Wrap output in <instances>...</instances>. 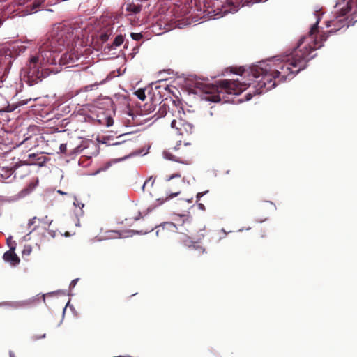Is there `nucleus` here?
<instances>
[{"label": "nucleus", "instance_id": "obj_1", "mask_svg": "<svg viewBox=\"0 0 357 357\" xmlns=\"http://www.w3.org/2000/svg\"><path fill=\"white\" fill-rule=\"evenodd\" d=\"M321 13L316 12V22L311 26L307 36L301 37L294 52L284 56H275L259 63L248 69L239 68L234 73L241 79H223L203 88V99L213 102L229 101L227 95H238L248 87L254 89L255 94H261L275 88L278 83L291 79L306 67V63L314 56L312 50L322 46L317 41L316 33Z\"/></svg>", "mask_w": 357, "mask_h": 357}, {"label": "nucleus", "instance_id": "obj_2", "mask_svg": "<svg viewBox=\"0 0 357 357\" xmlns=\"http://www.w3.org/2000/svg\"><path fill=\"white\" fill-rule=\"evenodd\" d=\"M80 36H85L81 27H73L69 23L54 25L47 41L40 46L38 52L30 56L26 73L31 84L38 83L50 73L56 74L60 70L58 68H48L50 65L74 66L80 54L70 51L58 59V53L73 45L75 38H79Z\"/></svg>", "mask_w": 357, "mask_h": 357}, {"label": "nucleus", "instance_id": "obj_3", "mask_svg": "<svg viewBox=\"0 0 357 357\" xmlns=\"http://www.w3.org/2000/svg\"><path fill=\"white\" fill-rule=\"evenodd\" d=\"M337 10L341 11V15L336 16L334 19L327 20L326 22V26L334 28L330 31V33L335 32L344 27L347 24V20L344 17L348 12H352L354 14H357V0H349L346 5L341 3H337L336 5Z\"/></svg>", "mask_w": 357, "mask_h": 357}, {"label": "nucleus", "instance_id": "obj_4", "mask_svg": "<svg viewBox=\"0 0 357 357\" xmlns=\"http://www.w3.org/2000/svg\"><path fill=\"white\" fill-rule=\"evenodd\" d=\"M112 106V100L108 98L98 99L90 106L92 113H97L96 120L100 124L107 127L111 126L114 121L112 118L107 114V111Z\"/></svg>", "mask_w": 357, "mask_h": 357}, {"label": "nucleus", "instance_id": "obj_5", "mask_svg": "<svg viewBox=\"0 0 357 357\" xmlns=\"http://www.w3.org/2000/svg\"><path fill=\"white\" fill-rule=\"evenodd\" d=\"M242 1L243 0H228L227 4L222 5L221 8H218L213 11H208L209 14L213 13V15L210 17L217 19L222 17L229 13H234L238 10Z\"/></svg>", "mask_w": 357, "mask_h": 357}, {"label": "nucleus", "instance_id": "obj_6", "mask_svg": "<svg viewBox=\"0 0 357 357\" xmlns=\"http://www.w3.org/2000/svg\"><path fill=\"white\" fill-rule=\"evenodd\" d=\"M171 128L176 130L179 135L184 134H190L192 132L193 126L192 124L185 122L183 119H174L171 122Z\"/></svg>", "mask_w": 357, "mask_h": 357}, {"label": "nucleus", "instance_id": "obj_7", "mask_svg": "<svg viewBox=\"0 0 357 357\" xmlns=\"http://www.w3.org/2000/svg\"><path fill=\"white\" fill-rule=\"evenodd\" d=\"M10 250L6 251L3 256V260L9 262L12 266H16L20 263V258L15 253V245H10L8 244Z\"/></svg>", "mask_w": 357, "mask_h": 357}, {"label": "nucleus", "instance_id": "obj_8", "mask_svg": "<svg viewBox=\"0 0 357 357\" xmlns=\"http://www.w3.org/2000/svg\"><path fill=\"white\" fill-rule=\"evenodd\" d=\"M114 27L109 24L101 29L99 33V38L104 43L106 42L109 37L113 34Z\"/></svg>", "mask_w": 357, "mask_h": 357}, {"label": "nucleus", "instance_id": "obj_9", "mask_svg": "<svg viewBox=\"0 0 357 357\" xmlns=\"http://www.w3.org/2000/svg\"><path fill=\"white\" fill-rule=\"evenodd\" d=\"M129 234H122L119 232L112 231L109 232V235L108 236L109 238H125L128 236H132L133 234H139V231H127Z\"/></svg>", "mask_w": 357, "mask_h": 357}, {"label": "nucleus", "instance_id": "obj_10", "mask_svg": "<svg viewBox=\"0 0 357 357\" xmlns=\"http://www.w3.org/2000/svg\"><path fill=\"white\" fill-rule=\"evenodd\" d=\"M126 9L128 12H129L132 14H137L141 11L142 6L139 4L128 3L126 4Z\"/></svg>", "mask_w": 357, "mask_h": 357}, {"label": "nucleus", "instance_id": "obj_11", "mask_svg": "<svg viewBox=\"0 0 357 357\" xmlns=\"http://www.w3.org/2000/svg\"><path fill=\"white\" fill-rule=\"evenodd\" d=\"M123 43V37L122 35H118L116 36L114 40L112 45L109 47V49H115L117 47L120 46Z\"/></svg>", "mask_w": 357, "mask_h": 357}, {"label": "nucleus", "instance_id": "obj_12", "mask_svg": "<svg viewBox=\"0 0 357 357\" xmlns=\"http://www.w3.org/2000/svg\"><path fill=\"white\" fill-rule=\"evenodd\" d=\"M7 305L12 308H19L24 307L27 305L26 301H13V302H9L6 303Z\"/></svg>", "mask_w": 357, "mask_h": 357}, {"label": "nucleus", "instance_id": "obj_13", "mask_svg": "<svg viewBox=\"0 0 357 357\" xmlns=\"http://www.w3.org/2000/svg\"><path fill=\"white\" fill-rule=\"evenodd\" d=\"M13 171L11 169H1L0 175L3 179H8L12 176Z\"/></svg>", "mask_w": 357, "mask_h": 357}, {"label": "nucleus", "instance_id": "obj_14", "mask_svg": "<svg viewBox=\"0 0 357 357\" xmlns=\"http://www.w3.org/2000/svg\"><path fill=\"white\" fill-rule=\"evenodd\" d=\"M179 194H180V192H177L175 193L170 194L168 197H167L165 198H159L157 199V202H158V204L157 205L160 206V205L162 204L163 203H165L166 201L178 196Z\"/></svg>", "mask_w": 357, "mask_h": 357}, {"label": "nucleus", "instance_id": "obj_15", "mask_svg": "<svg viewBox=\"0 0 357 357\" xmlns=\"http://www.w3.org/2000/svg\"><path fill=\"white\" fill-rule=\"evenodd\" d=\"M73 205L75 206V207H78L79 208V212L77 213V215H83L84 214V211H83V208L84 206V204L82 202H79L77 197H74V202H73Z\"/></svg>", "mask_w": 357, "mask_h": 357}, {"label": "nucleus", "instance_id": "obj_16", "mask_svg": "<svg viewBox=\"0 0 357 357\" xmlns=\"http://www.w3.org/2000/svg\"><path fill=\"white\" fill-rule=\"evenodd\" d=\"M190 24H191V22L190 21V20L186 18V19H182V20H179L176 26L179 29H182V28L185 27L187 25H190Z\"/></svg>", "mask_w": 357, "mask_h": 357}, {"label": "nucleus", "instance_id": "obj_17", "mask_svg": "<svg viewBox=\"0 0 357 357\" xmlns=\"http://www.w3.org/2000/svg\"><path fill=\"white\" fill-rule=\"evenodd\" d=\"M41 2L40 1H36L32 4V8L29 12V13L37 12V9L40 7Z\"/></svg>", "mask_w": 357, "mask_h": 357}, {"label": "nucleus", "instance_id": "obj_18", "mask_svg": "<svg viewBox=\"0 0 357 357\" xmlns=\"http://www.w3.org/2000/svg\"><path fill=\"white\" fill-rule=\"evenodd\" d=\"M136 96L137 98L141 100H144L146 99V94L143 89H138L135 92Z\"/></svg>", "mask_w": 357, "mask_h": 357}, {"label": "nucleus", "instance_id": "obj_19", "mask_svg": "<svg viewBox=\"0 0 357 357\" xmlns=\"http://www.w3.org/2000/svg\"><path fill=\"white\" fill-rule=\"evenodd\" d=\"M159 112H160V114H159L158 117H162V116H165V115H167V108H166L165 104H163L162 105L160 106Z\"/></svg>", "mask_w": 357, "mask_h": 357}, {"label": "nucleus", "instance_id": "obj_20", "mask_svg": "<svg viewBox=\"0 0 357 357\" xmlns=\"http://www.w3.org/2000/svg\"><path fill=\"white\" fill-rule=\"evenodd\" d=\"M130 36L135 40H139L143 37L142 34L139 33H132Z\"/></svg>", "mask_w": 357, "mask_h": 357}, {"label": "nucleus", "instance_id": "obj_21", "mask_svg": "<svg viewBox=\"0 0 357 357\" xmlns=\"http://www.w3.org/2000/svg\"><path fill=\"white\" fill-rule=\"evenodd\" d=\"M163 155H164V157L165 158L167 159V160H175V161H177L176 159H175V157L174 155H172L171 153L167 152V151H165L163 153Z\"/></svg>", "mask_w": 357, "mask_h": 357}, {"label": "nucleus", "instance_id": "obj_22", "mask_svg": "<svg viewBox=\"0 0 357 357\" xmlns=\"http://www.w3.org/2000/svg\"><path fill=\"white\" fill-rule=\"evenodd\" d=\"M59 151L62 153H65L67 151V144H61L59 146Z\"/></svg>", "mask_w": 357, "mask_h": 357}, {"label": "nucleus", "instance_id": "obj_23", "mask_svg": "<svg viewBox=\"0 0 357 357\" xmlns=\"http://www.w3.org/2000/svg\"><path fill=\"white\" fill-rule=\"evenodd\" d=\"M208 192V190H206V191H204V192H198L197 194V196H196L197 199L199 200L201 199V197H202L204 195H205Z\"/></svg>", "mask_w": 357, "mask_h": 357}, {"label": "nucleus", "instance_id": "obj_24", "mask_svg": "<svg viewBox=\"0 0 357 357\" xmlns=\"http://www.w3.org/2000/svg\"><path fill=\"white\" fill-rule=\"evenodd\" d=\"M151 182V185L152 186L155 182V179H152V177H150L143 185L142 188L144 189L145 185Z\"/></svg>", "mask_w": 357, "mask_h": 357}, {"label": "nucleus", "instance_id": "obj_25", "mask_svg": "<svg viewBox=\"0 0 357 357\" xmlns=\"http://www.w3.org/2000/svg\"><path fill=\"white\" fill-rule=\"evenodd\" d=\"M31 252V248L30 246L26 247L23 250L24 255H29Z\"/></svg>", "mask_w": 357, "mask_h": 357}, {"label": "nucleus", "instance_id": "obj_26", "mask_svg": "<svg viewBox=\"0 0 357 357\" xmlns=\"http://www.w3.org/2000/svg\"><path fill=\"white\" fill-rule=\"evenodd\" d=\"M32 99L30 98V99H26V100H22L20 102V105H27L30 101H31Z\"/></svg>", "mask_w": 357, "mask_h": 357}, {"label": "nucleus", "instance_id": "obj_27", "mask_svg": "<svg viewBox=\"0 0 357 357\" xmlns=\"http://www.w3.org/2000/svg\"><path fill=\"white\" fill-rule=\"evenodd\" d=\"M78 280H79L78 278L73 280L70 284V288L74 287L77 284Z\"/></svg>", "mask_w": 357, "mask_h": 357}, {"label": "nucleus", "instance_id": "obj_28", "mask_svg": "<svg viewBox=\"0 0 357 357\" xmlns=\"http://www.w3.org/2000/svg\"><path fill=\"white\" fill-rule=\"evenodd\" d=\"M178 177H181V175L179 174H172V176H170L167 179V181H170L174 178H178Z\"/></svg>", "mask_w": 357, "mask_h": 357}, {"label": "nucleus", "instance_id": "obj_29", "mask_svg": "<svg viewBox=\"0 0 357 357\" xmlns=\"http://www.w3.org/2000/svg\"><path fill=\"white\" fill-rule=\"evenodd\" d=\"M165 226L167 227L168 229H172V228H175L176 229V225H174V223H165Z\"/></svg>", "mask_w": 357, "mask_h": 357}, {"label": "nucleus", "instance_id": "obj_30", "mask_svg": "<svg viewBox=\"0 0 357 357\" xmlns=\"http://www.w3.org/2000/svg\"><path fill=\"white\" fill-rule=\"evenodd\" d=\"M43 221L45 224H47L48 225H50L52 222V220H48L47 217L46 216L45 218L43 219Z\"/></svg>", "mask_w": 357, "mask_h": 357}, {"label": "nucleus", "instance_id": "obj_31", "mask_svg": "<svg viewBox=\"0 0 357 357\" xmlns=\"http://www.w3.org/2000/svg\"><path fill=\"white\" fill-rule=\"evenodd\" d=\"M93 86H94V85H92V84H91V85L86 86L84 87V91H89L92 90V89H93Z\"/></svg>", "mask_w": 357, "mask_h": 357}, {"label": "nucleus", "instance_id": "obj_32", "mask_svg": "<svg viewBox=\"0 0 357 357\" xmlns=\"http://www.w3.org/2000/svg\"><path fill=\"white\" fill-rule=\"evenodd\" d=\"M246 100H250L252 98V93H248L245 95Z\"/></svg>", "mask_w": 357, "mask_h": 357}, {"label": "nucleus", "instance_id": "obj_33", "mask_svg": "<svg viewBox=\"0 0 357 357\" xmlns=\"http://www.w3.org/2000/svg\"><path fill=\"white\" fill-rule=\"evenodd\" d=\"M198 208L199 209H201V210H204L205 209L204 205L203 204H201V203L198 204Z\"/></svg>", "mask_w": 357, "mask_h": 357}, {"label": "nucleus", "instance_id": "obj_34", "mask_svg": "<svg viewBox=\"0 0 357 357\" xmlns=\"http://www.w3.org/2000/svg\"><path fill=\"white\" fill-rule=\"evenodd\" d=\"M36 217H34L33 218H32L31 220H29V224H28V225H29V226H31V225H33V224L34 223V222H35V220H36Z\"/></svg>", "mask_w": 357, "mask_h": 357}, {"label": "nucleus", "instance_id": "obj_35", "mask_svg": "<svg viewBox=\"0 0 357 357\" xmlns=\"http://www.w3.org/2000/svg\"><path fill=\"white\" fill-rule=\"evenodd\" d=\"M11 238H12V237H11V236H10V237H8V238H7V243H8V244H10V245H13L14 244L15 245V243H11V241H10Z\"/></svg>", "mask_w": 357, "mask_h": 357}, {"label": "nucleus", "instance_id": "obj_36", "mask_svg": "<svg viewBox=\"0 0 357 357\" xmlns=\"http://www.w3.org/2000/svg\"><path fill=\"white\" fill-rule=\"evenodd\" d=\"M141 217H142L141 213H139V215L134 218V220L137 221L140 219Z\"/></svg>", "mask_w": 357, "mask_h": 357}, {"label": "nucleus", "instance_id": "obj_37", "mask_svg": "<svg viewBox=\"0 0 357 357\" xmlns=\"http://www.w3.org/2000/svg\"><path fill=\"white\" fill-rule=\"evenodd\" d=\"M49 234L52 237V238H54L55 237V232L52 230H50L49 231Z\"/></svg>", "mask_w": 357, "mask_h": 357}, {"label": "nucleus", "instance_id": "obj_38", "mask_svg": "<svg viewBox=\"0 0 357 357\" xmlns=\"http://www.w3.org/2000/svg\"><path fill=\"white\" fill-rule=\"evenodd\" d=\"M57 192H58V193H59V194H61V195H64V194H66V192H63V191H61V190H59Z\"/></svg>", "mask_w": 357, "mask_h": 357}, {"label": "nucleus", "instance_id": "obj_39", "mask_svg": "<svg viewBox=\"0 0 357 357\" xmlns=\"http://www.w3.org/2000/svg\"><path fill=\"white\" fill-rule=\"evenodd\" d=\"M10 357H15L14 354L13 352H10Z\"/></svg>", "mask_w": 357, "mask_h": 357}, {"label": "nucleus", "instance_id": "obj_40", "mask_svg": "<svg viewBox=\"0 0 357 357\" xmlns=\"http://www.w3.org/2000/svg\"><path fill=\"white\" fill-rule=\"evenodd\" d=\"M29 156V158L35 157V154H30Z\"/></svg>", "mask_w": 357, "mask_h": 357}, {"label": "nucleus", "instance_id": "obj_41", "mask_svg": "<svg viewBox=\"0 0 357 357\" xmlns=\"http://www.w3.org/2000/svg\"><path fill=\"white\" fill-rule=\"evenodd\" d=\"M40 337H34V340H38Z\"/></svg>", "mask_w": 357, "mask_h": 357}, {"label": "nucleus", "instance_id": "obj_42", "mask_svg": "<svg viewBox=\"0 0 357 357\" xmlns=\"http://www.w3.org/2000/svg\"><path fill=\"white\" fill-rule=\"evenodd\" d=\"M41 337V338H44V337H45V334H43V335H42V337Z\"/></svg>", "mask_w": 357, "mask_h": 357}, {"label": "nucleus", "instance_id": "obj_43", "mask_svg": "<svg viewBox=\"0 0 357 357\" xmlns=\"http://www.w3.org/2000/svg\"><path fill=\"white\" fill-rule=\"evenodd\" d=\"M75 225H76V226H79V222H78Z\"/></svg>", "mask_w": 357, "mask_h": 357}, {"label": "nucleus", "instance_id": "obj_44", "mask_svg": "<svg viewBox=\"0 0 357 357\" xmlns=\"http://www.w3.org/2000/svg\"><path fill=\"white\" fill-rule=\"evenodd\" d=\"M191 201H192V199H188V202H191Z\"/></svg>", "mask_w": 357, "mask_h": 357}, {"label": "nucleus", "instance_id": "obj_45", "mask_svg": "<svg viewBox=\"0 0 357 357\" xmlns=\"http://www.w3.org/2000/svg\"><path fill=\"white\" fill-rule=\"evenodd\" d=\"M2 24V22L1 20H0V26Z\"/></svg>", "mask_w": 357, "mask_h": 357}]
</instances>
